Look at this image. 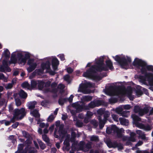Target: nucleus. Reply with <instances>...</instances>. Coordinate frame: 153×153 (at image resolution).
Listing matches in <instances>:
<instances>
[{"instance_id": "obj_1", "label": "nucleus", "mask_w": 153, "mask_h": 153, "mask_svg": "<svg viewBox=\"0 0 153 153\" xmlns=\"http://www.w3.org/2000/svg\"><path fill=\"white\" fill-rule=\"evenodd\" d=\"M104 56H101L95 59V65L84 72L83 74L84 77L95 80H100V77L97 74V71H106L108 69L112 70L114 68L112 63L108 59L105 61L106 65L104 64Z\"/></svg>"}, {"instance_id": "obj_2", "label": "nucleus", "mask_w": 153, "mask_h": 153, "mask_svg": "<svg viewBox=\"0 0 153 153\" xmlns=\"http://www.w3.org/2000/svg\"><path fill=\"white\" fill-rule=\"evenodd\" d=\"M137 70H140L144 76H140L139 78L141 82L146 84L147 81L150 85L149 89L153 91V74L147 72V70L153 72V66L147 65L146 63L142 60L136 58L133 62Z\"/></svg>"}, {"instance_id": "obj_3", "label": "nucleus", "mask_w": 153, "mask_h": 153, "mask_svg": "<svg viewBox=\"0 0 153 153\" xmlns=\"http://www.w3.org/2000/svg\"><path fill=\"white\" fill-rule=\"evenodd\" d=\"M47 61L46 62L42 63L41 65V68L40 69L36 70L29 76L30 79L33 78L36 75H40L42 74L45 69L46 70L47 72L52 75H54L55 74V71L58 70V66L59 64V61L55 57H52V67L54 71H52L50 68L51 64L50 61L51 59L50 57L46 58Z\"/></svg>"}, {"instance_id": "obj_4", "label": "nucleus", "mask_w": 153, "mask_h": 153, "mask_svg": "<svg viewBox=\"0 0 153 153\" xmlns=\"http://www.w3.org/2000/svg\"><path fill=\"white\" fill-rule=\"evenodd\" d=\"M132 88L128 86L127 89L120 88L115 85H111L109 87V89L105 90V93L109 95H126L129 99L130 100H132L134 98V96L132 95Z\"/></svg>"}, {"instance_id": "obj_5", "label": "nucleus", "mask_w": 153, "mask_h": 153, "mask_svg": "<svg viewBox=\"0 0 153 153\" xmlns=\"http://www.w3.org/2000/svg\"><path fill=\"white\" fill-rule=\"evenodd\" d=\"M55 128L54 133V137L56 138H59L61 142L63 140L64 137L66 136V138L64 142V146L63 147V150L68 151L70 149V137L69 134L66 135V132L63 131L60 126V122L58 121L56 122Z\"/></svg>"}, {"instance_id": "obj_6", "label": "nucleus", "mask_w": 153, "mask_h": 153, "mask_svg": "<svg viewBox=\"0 0 153 153\" xmlns=\"http://www.w3.org/2000/svg\"><path fill=\"white\" fill-rule=\"evenodd\" d=\"M38 83L39 89L42 90L44 93L50 92L55 93L58 92L61 93L63 91V89L65 88L64 85L60 84L57 88H56L57 84L55 82L53 83L51 86H50L51 82L50 81L47 82L45 83V87H44L45 83L43 81L38 80Z\"/></svg>"}, {"instance_id": "obj_7", "label": "nucleus", "mask_w": 153, "mask_h": 153, "mask_svg": "<svg viewBox=\"0 0 153 153\" xmlns=\"http://www.w3.org/2000/svg\"><path fill=\"white\" fill-rule=\"evenodd\" d=\"M29 54L27 53L21 51H16L13 52L11 55L10 61L9 62V64H15L17 62L22 65H24L26 62V59L29 58Z\"/></svg>"}, {"instance_id": "obj_8", "label": "nucleus", "mask_w": 153, "mask_h": 153, "mask_svg": "<svg viewBox=\"0 0 153 153\" xmlns=\"http://www.w3.org/2000/svg\"><path fill=\"white\" fill-rule=\"evenodd\" d=\"M10 53L7 49H5L2 53V57L4 58L2 62V65L0 66V71L5 72H9L11 71V69L8 67V62L6 60L8 59L10 56ZM2 79L4 82H7V78L5 77L3 74L0 73V79Z\"/></svg>"}, {"instance_id": "obj_9", "label": "nucleus", "mask_w": 153, "mask_h": 153, "mask_svg": "<svg viewBox=\"0 0 153 153\" xmlns=\"http://www.w3.org/2000/svg\"><path fill=\"white\" fill-rule=\"evenodd\" d=\"M102 101L99 100H96L91 102L88 105H85L80 102H78L73 104L78 111H82L84 110L89 109L98 106L102 104Z\"/></svg>"}, {"instance_id": "obj_10", "label": "nucleus", "mask_w": 153, "mask_h": 153, "mask_svg": "<svg viewBox=\"0 0 153 153\" xmlns=\"http://www.w3.org/2000/svg\"><path fill=\"white\" fill-rule=\"evenodd\" d=\"M131 117L133 120V123L137 127L146 131H149L152 129V127L150 125L148 124L144 125L140 123V122L141 120L140 118L135 114H133Z\"/></svg>"}, {"instance_id": "obj_11", "label": "nucleus", "mask_w": 153, "mask_h": 153, "mask_svg": "<svg viewBox=\"0 0 153 153\" xmlns=\"http://www.w3.org/2000/svg\"><path fill=\"white\" fill-rule=\"evenodd\" d=\"M113 57L116 61L120 64L122 68L126 69L129 68V64L131 61V59L130 57L124 56L121 58L118 55L116 56L115 57Z\"/></svg>"}, {"instance_id": "obj_12", "label": "nucleus", "mask_w": 153, "mask_h": 153, "mask_svg": "<svg viewBox=\"0 0 153 153\" xmlns=\"http://www.w3.org/2000/svg\"><path fill=\"white\" fill-rule=\"evenodd\" d=\"M134 111L136 113H138L140 116H143L145 114H147L149 111V115H151L153 113V108H151L149 106H145L143 108L138 105L135 106L134 109Z\"/></svg>"}, {"instance_id": "obj_13", "label": "nucleus", "mask_w": 153, "mask_h": 153, "mask_svg": "<svg viewBox=\"0 0 153 153\" xmlns=\"http://www.w3.org/2000/svg\"><path fill=\"white\" fill-rule=\"evenodd\" d=\"M94 83H91L89 82H86L84 84L80 85L78 91L82 92L84 94L90 93L91 90L89 88L94 87Z\"/></svg>"}, {"instance_id": "obj_14", "label": "nucleus", "mask_w": 153, "mask_h": 153, "mask_svg": "<svg viewBox=\"0 0 153 153\" xmlns=\"http://www.w3.org/2000/svg\"><path fill=\"white\" fill-rule=\"evenodd\" d=\"M13 111V119L16 120L22 119L25 116L26 113V111L24 108L20 109H16Z\"/></svg>"}, {"instance_id": "obj_15", "label": "nucleus", "mask_w": 153, "mask_h": 153, "mask_svg": "<svg viewBox=\"0 0 153 153\" xmlns=\"http://www.w3.org/2000/svg\"><path fill=\"white\" fill-rule=\"evenodd\" d=\"M103 114L104 118L103 120H102L100 116L98 117L99 127L100 129H102L104 127L107 118L110 116V113L108 111H105Z\"/></svg>"}, {"instance_id": "obj_16", "label": "nucleus", "mask_w": 153, "mask_h": 153, "mask_svg": "<svg viewBox=\"0 0 153 153\" xmlns=\"http://www.w3.org/2000/svg\"><path fill=\"white\" fill-rule=\"evenodd\" d=\"M29 67L27 68V71L30 73L33 71L36 68L37 64L36 62L33 59H30L27 62Z\"/></svg>"}, {"instance_id": "obj_17", "label": "nucleus", "mask_w": 153, "mask_h": 153, "mask_svg": "<svg viewBox=\"0 0 153 153\" xmlns=\"http://www.w3.org/2000/svg\"><path fill=\"white\" fill-rule=\"evenodd\" d=\"M120 129L118 128L116 126L112 125L107 127L106 129V132L108 134H114L116 133L117 134Z\"/></svg>"}, {"instance_id": "obj_18", "label": "nucleus", "mask_w": 153, "mask_h": 153, "mask_svg": "<svg viewBox=\"0 0 153 153\" xmlns=\"http://www.w3.org/2000/svg\"><path fill=\"white\" fill-rule=\"evenodd\" d=\"M79 149L84 152L88 151L91 147V143H89L85 145V148H84V143L83 141H81L79 144Z\"/></svg>"}, {"instance_id": "obj_19", "label": "nucleus", "mask_w": 153, "mask_h": 153, "mask_svg": "<svg viewBox=\"0 0 153 153\" xmlns=\"http://www.w3.org/2000/svg\"><path fill=\"white\" fill-rule=\"evenodd\" d=\"M124 132V130L123 128H121L119 130L118 132H117V136L118 137L121 138L123 141H126L127 140L128 137L126 136H124L123 133Z\"/></svg>"}, {"instance_id": "obj_20", "label": "nucleus", "mask_w": 153, "mask_h": 153, "mask_svg": "<svg viewBox=\"0 0 153 153\" xmlns=\"http://www.w3.org/2000/svg\"><path fill=\"white\" fill-rule=\"evenodd\" d=\"M37 150L34 147H26L25 149L24 153H35Z\"/></svg>"}, {"instance_id": "obj_21", "label": "nucleus", "mask_w": 153, "mask_h": 153, "mask_svg": "<svg viewBox=\"0 0 153 153\" xmlns=\"http://www.w3.org/2000/svg\"><path fill=\"white\" fill-rule=\"evenodd\" d=\"M126 131L127 133L130 134V137L129 139V140L132 142H135L136 139L134 138V136L135 135V133L133 132H131L130 130H128Z\"/></svg>"}, {"instance_id": "obj_22", "label": "nucleus", "mask_w": 153, "mask_h": 153, "mask_svg": "<svg viewBox=\"0 0 153 153\" xmlns=\"http://www.w3.org/2000/svg\"><path fill=\"white\" fill-rule=\"evenodd\" d=\"M30 114L35 117L36 120L39 119L40 117V114L39 113L38 111L36 109L31 111L30 112Z\"/></svg>"}, {"instance_id": "obj_23", "label": "nucleus", "mask_w": 153, "mask_h": 153, "mask_svg": "<svg viewBox=\"0 0 153 153\" xmlns=\"http://www.w3.org/2000/svg\"><path fill=\"white\" fill-rule=\"evenodd\" d=\"M136 133L137 134L139 135V138H140L141 139L144 140H147V138L146 137L145 134L141 131L140 130H137L136 131Z\"/></svg>"}, {"instance_id": "obj_24", "label": "nucleus", "mask_w": 153, "mask_h": 153, "mask_svg": "<svg viewBox=\"0 0 153 153\" xmlns=\"http://www.w3.org/2000/svg\"><path fill=\"white\" fill-rule=\"evenodd\" d=\"M119 120L121 125L126 126L128 125L129 122L128 120L123 118H120Z\"/></svg>"}, {"instance_id": "obj_25", "label": "nucleus", "mask_w": 153, "mask_h": 153, "mask_svg": "<svg viewBox=\"0 0 153 153\" xmlns=\"http://www.w3.org/2000/svg\"><path fill=\"white\" fill-rule=\"evenodd\" d=\"M138 89L136 90L135 91L136 95L138 97H139L142 94L143 92L141 91L142 89H143L144 91L146 90V88H143L142 89V88L140 86H138Z\"/></svg>"}, {"instance_id": "obj_26", "label": "nucleus", "mask_w": 153, "mask_h": 153, "mask_svg": "<svg viewBox=\"0 0 153 153\" xmlns=\"http://www.w3.org/2000/svg\"><path fill=\"white\" fill-rule=\"evenodd\" d=\"M78 146H79V144H77L75 143H74L72 145V150L70 151L69 153H74V151L81 150L79 149H79L76 148Z\"/></svg>"}, {"instance_id": "obj_27", "label": "nucleus", "mask_w": 153, "mask_h": 153, "mask_svg": "<svg viewBox=\"0 0 153 153\" xmlns=\"http://www.w3.org/2000/svg\"><path fill=\"white\" fill-rule=\"evenodd\" d=\"M36 104V101L30 102L28 103L27 106L29 109L32 110L35 107V106Z\"/></svg>"}, {"instance_id": "obj_28", "label": "nucleus", "mask_w": 153, "mask_h": 153, "mask_svg": "<svg viewBox=\"0 0 153 153\" xmlns=\"http://www.w3.org/2000/svg\"><path fill=\"white\" fill-rule=\"evenodd\" d=\"M24 147V145L23 144H19L18 146L17 151L15 153H24L25 150L23 151V149Z\"/></svg>"}, {"instance_id": "obj_29", "label": "nucleus", "mask_w": 153, "mask_h": 153, "mask_svg": "<svg viewBox=\"0 0 153 153\" xmlns=\"http://www.w3.org/2000/svg\"><path fill=\"white\" fill-rule=\"evenodd\" d=\"M37 121V124H39V126L41 128H43L44 127L48 128L49 126V124L48 123H46L45 124L44 123H40V120L39 119H38Z\"/></svg>"}, {"instance_id": "obj_30", "label": "nucleus", "mask_w": 153, "mask_h": 153, "mask_svg": "<svg viewBox=\"0 0 153 153\" xmlns=\"http://www.w3.org/2000/svg\"><path fill=\"white\" fill-rule=\"evenodd\" d=\"M19 96L23 98H25L27 97V94L24 91L21 90L19 92Z\"/></svg>"}, {"instance_id": "obj_31", "label": "nucleus", "mask_w": 153, "mask_h": 153, "mask_svg": "<svg viewBox=\"0 0 153 153\" xmlns=\"http://www.w3.org/2000/svg\"><path fill=\"white\" fill-rule=\"evenodd\" d=\"M77 118L75 116L74 117V121H76V126L78 127H81L83 126V123L81 121L79 120H77Z\"/></svg>"}, {"instance_id": "obj_32", "label": "nucleus", "mask_w": 153, "mask_h": 153, "mask_svg": "<svg viewBox=\"0 0 153 153\" xmlns=\"http://www.w3.org/2000/svg\"><path fill=\"white\" fill-rule=\"evenodd\" d=\"M123 109L122 106H121L116 108L114 111L117 114L120 115L123 112Z\"/></svg>"}, {"instance_id": "obj_33", "label": "nucleus", "mask_w": 153, "mask_h": 153, "mask_svg": "<svg viewBox=\"0 0 153 153\" xmlns=\"http://www.w3.org/2000/svg\"><path fill=\"white\" fill-rule=\"evenodd\" d=\"M68 101L67 98H60L59 100V104L60 105H62L65 102Z\"/></svg>"}, {"instance_id": "obj_34", "label": "nucleus", "mask_w": 153, "mask_h": 153, "mask_svg": "<svg viewBox=\"0 0 153 153\" xmlns=\"http://www.w3.org/2000/svg\"><path fill=\"white\" fill-rule=\"evenodd\" d=\"M38 81L32 80L31 82V85L32 88H34L36 87L38 85Z\"/></svg>"}, {"instance_id": "obj_35", "label": "nucleus", "mask_w": 153, "mask_h": 153, "mask_svg": "<svg viewBox=\"0 0 153 153\" xmlns=\"http://www.w3.org/2000/svg\"><path fill=\"white\" fill-rule=\"evenodd\" d=\"M55 117L53 114H52L47 118V121L48 122H52L54 119Z\"/></svg>"}, {"instance_id": "obj_36", "label": "nucleus", "mask_w": 153, "mask_h": 153, "mask_svg": "<svg viewBox=\"0 0 153 153\" xmlns=\"http://www.w3.org/2000/svg\"><path fill=\"white\" fill-rule=\"evenodd\" d=\"M129 115V112L128 111H123L120 116L125 117H128Z\"/></svg>"}, {"instance_id": "obj_37", "label": "nucleus", "mask_w": 153, "mask_h": 153, "mask_svg": "<svg viewBox=\"0 0 153 153\" xmlns=\"http://www.w3.org/2000/svg\"><path fill=\"white\" fill-rule=\"evenodd\" d=\"M92 99L91 97L88 96H85L82 97V99L84 101H89Z\"/></svg>"}, {"instance_id": "obj_38", "label": "nucleus", "mask_w": 153, "mask_h": 153, "mask_svg": "<svg viewBox=\"0 0 153 153\" xmlns=\"http://www.w3.org/2000/svg\"><path fill=\"white\" fill-rule=\"evenodd\" d=\"M22 86L23 88H27L28 89H30V85L27 82H25L23 83L22 84Z\"/></svg>"}, {"instance_id": "obj_39", "label": "nucleus", "mask_w": 153, "mask_h": 153, "mask_svg": "<svg viewBox=\"0 0 153 153\" xmlns=\"http://www.w3.org/2000/svg\"><path fill=\"white\" fill-rule=\"evenodd\" d=\"M90 140L92 141H97L98 140V137L97 136L93 135L90 137Z\"/></svg>"}, {"instance_id": "obj_40", "label": "nucleus", "mask_w": 153, "mask_h": 153, "mask_svg": "<svg viewBox=\"0 0 153 153\" xmlns=\"http://www.w3.org/2000/svg\"><path fill=\"white\" fill-rule=\"evenodd\" d=\"M111 117L114 121L118 122V115L114 114H112Z\"/></svg>"}, {"instance_id": "obj_41", "label": "nucleus", "mask_w": 153, "mask_h": 153, "mask_svg": "<svg viewBox=\"0 0 153 153\" xmlns=\"http://www.w3.org/2000/svg\"><path fill=\"white\" fill-rule=\"evenodd\" d=\"M38 142L39 144L41 149H44L45 147V145L44 143H43L41 140H38Z\"/></svg>"}, {"instance_id": "obj_42", "label": "nucleus", "mask_w": 153, "mask_h": 153, "mask_svg": "<svg viewBox=\"0 0 153 153\" xmlns=\"http://www.w3.org/2000/svg\"><path fill=\"white\" fill-rule=\"evenodd\" d=\"M15 101L16 104L17 106H20L21 104V102L19 98H15Z\"/></svg>"}, {"instance_id": "obj_43", "label": "nucleus", "mask_w": 153, "mask_h": 153, "mask_svg": "<svg viewBox=\"0 0 153 153\" xmlns=\"http://www.w3.org/2000/svg\"><path fill=\"white\" fill-rule=\"evenodd\" d=\"M13 86V84L12 83H9L6 84L4 85V87L6 89H10L12 88Z\"/></svg>"}, {"instance_id": "obj_44", "label": "nucleus", "mask_w": 153, "mask_h": 153, "mask_svg": "<svg viewBox=\"0 0 153 153\" xmlns=\"http://www.w3.org/2000/svg\"><path fill=\"white\" fill-rule=\"evenodd\" d=\"M64 80L67 82L69 83L70 82V77L68 75H65L64 77Z\"/></svg>"}, {"instance_id": "obj_45", "label": "nucleus", "mask_w": 153, "mask_h": 153, "mask_svg": "<svg viewBox=\"0 0 153 153\" xmlns=\"http://www.w3.org/2000/svg\"><path fill=\"white\" fill-rule=\"evenodd\" d=\"M143 142L141 141H139L135 145V147L132 148L133 150H134L135 148H137V146H140L143 144Z\"/></svg>"}, {"instance_id": "obj_46", "label": "nucleus", "mask_w": 153, "mask_h": 153, "mask_svg": "<svg viewBox=\"0 0 153 153\" xmlns=\"http://www.w3.org/2000/svg\"><path fill=\"white\" fill-rule=\"evenodd\" d=\"M31 143V141L30 139H27L25 141V144L27 146V147H30V145Z\"/></svg>"}, {"instance_id": "obj_47", "label": "nucleus", "mask_w": 153, "mask_h": 153, "mask_svg": "<svg viewBox=\"0 0 153 153\" xmlns=\"http://www.w3.org/2000/svg\"><path fill=\"white\" fill-rule=\"evenodd\" d=\"M123 109L124 108L126 110H129L131 108V106L129 105H122Z\"/></svg>"}, {"instance_id": "obj_48", "label": "nucleus", "mask_w": 153, "mask_h": 153, "mask_svg": "<svg viewBox=\"0 0 153 153\" xmlns=\"http://www.w3.org/2000/svg\"><path fill=\"white\" fill-rule=\"evenodd\" d=\"M42 137L43 140L46 142H48L49 141V139L47 136L45 135H43Z\"/></svg>"}, {"instance_id": "obj_49", "label": "nucleus", "mask_w": 153, "mask_h": 153, "mask_svg": "<svg viewBox=\"0 0 153 153\" xmlns=\"http://www.w3.org/2000/svg\"><path fill=\"white\" fill-rule=\"evenodd\" d=\"M74 103H73V104H72V106L73 107H74V108L76 110V111H75V110H70V112H71V114H72V115H75L76 114V113L77 112H80L81 111H78L73 106V104H74Z\"/></svg>"}, {"instance_id": "obj_50", "label": "nucleus", "mask_w": 153, "mask_h": 153, "mask_svg": "<svg viewBox=\"0 0 153 153\" xmlns=\"http://www.w3.org/2000/svg\"><path fill=\"white\" fill-rule=\"evenodd\" d=\"M105 111L104 109L100 108L97 111V113L100 115H102L104 114Z\"/></svg>"}, {"instance_id": "obj_51", "label": "nucleus", "mask_w": 153, "mask_h": 153, "mask_svg": "<svg viewBox=\"0 0 153 153\" xmlns=\"http://www.w3.org/2000/svg\"><path fill=\"white\" fill-rule=\"evenodd\" d=\"M93 115V113L90 111H87L86 114V117L88 118H90L91 116Z\"/></svg>"}, {"instance_id": "obj_52", "label": "nucleus", "mask_w": 153, "mask_h": 153, "mask_svg": "<svg viewBox=\"0 0 153 153\" xmlns=\"http://www.w3.org/2000/svg\"><path fill=\"white\" fill-rule=\"evenodd\" d=\"M22 134L24 137L27 138L29 136V134L25 131H22Z\"/></svg>"}, {"instance_id": "obj_53", "label": "nucleus", "mask_w": 153, "mask_h": 153, "mask_svg": "<svg viewBox=\"0 0 153 153\" xmlns=\"http://www.w3.org/2000/svg\"><path fill=\"white\" fill-rule=\"evenodd\" d=\"M58 56L59 57L62 61H63L65 60L64 55L63 54H59Z\"/></svg>"}, {"instance_id": "obj_54", "label": "nucleus", "mask_w": 153, "mask_h": 153, "mask_svg": "<svg viewBox=\"0 0 153 153\" xmlns=\"http://www.w3.org/2000/svg\"><path fill=\"white\" fill-rule=\"evenodd\" d=\"M11 122H12L13 123L14 122V121H13V119L11 120L10 121H7L6 120H5V124L6 126H8L10 124Z\"/></svg>"}, {"instance_id": "obj_55", "label": "nucleus", "mask_w": 153, "mask_h": 153, "mask_svg": "<svg viewBox=\"0 0 153 153\" xmlns=\"http://www.w3.org/2000/svg\"><path fill=\"white\" fill-rule=\"evenodd\" d=\"M74 97L73 95H71L68 98H67L68 101H69L70 102H72Z\"/></svg>"}, {"instance_id": "obj_56", "label": "nucleus", "mask_w": 153, "mask_h": 153, "mask_svg": "<svg viewBox=\"0 0 153 153\" xmlns=\"http://www.w3.org/2000/svg\"><path fill=\"white\" fill-rule=\"evenodd\" d=\"M73 71V69L70 67L68 68L67 69V72L69 73H71Z\"/></svg>"}, {"instance_id": "obj_57", "label": "nucleus", "mask_w": 153, "mask_h": 153, "mask_svg": "<svg viewBox=\"0 0 153 153\" xmlns=\"http://www.w3.org/2000/svg\"><path fill=\"white\" fill-rule=\"evenodd\" d=\"M108 146L109 148H111L113 147V144L110 141L108 142L107 143Z\"/></svg>"}, {"instance_id": "obj_58", "label": "nucleus", "mask_w": 153, "mask_h": 153, "mask_svg": "<svg viewBox=\"0 0 153 153\" xmlns=\"http://www.w3.org/2000/svg\"><path fill=\"white\" fill-rule=\"evenodd\" d=\"M5 100L4 99H3L0 101V105H2L4 104H5Z\"/></svg>"}, {"instance_id": "obj_59", "label": "nucleus", "mask_w": 153, "mask_h": 153, "mask_svg": "<svg viewBox=\"0 0 153 153\" xmlns=\"http://www.w3.org/2000/svg\"><path fill=\"white\" fill-rule=\"evenodd\" d=\"M19 123H18L16 122V123H15L12 125V126L13 128H16L18 126V125H19Z\"/></svg>"}, {"instance_id": "obj_60", "label": "nucleus", "mask_w": 153, "mask_h": 153, "mask_svg": "<svg viewBox=\"0 0 153 153\" xmlns=\"http://www.w3.org/2000/svg\"><path fill=\"white\" fill-rule=\"evenodd\" d=\"M54 127V125H53L51 126L49 128V130L51 132H52L53 130Z\"/></svg>"}, {"instance_id": "obj_61", "label": "nucleus", "mask_w": 153, "mask_h": 153, "mask_svg": "<svg viewBox=\"0 0 153 153\" xmlns=\"http://www.w3.org/2000/svg\"><path fill=\"white\" fill-rule=\"evenodd\" d=\"M67 118V116L66 114H62V118L63 120H65Z\"/></svg>"}, {"instance_id": "obj_62", "label": "nucleus", "mask_w": 153, "mask_h": 153, "mask_svg": "<svg viewBox=\"0 0 153 153\" xmlns=\"http://www.w3.org/2000/svg\"><path fill=\"white\" fill-rule=\"evenodd\" d=\"M9 111H11L13 110V107L12 105H9Z\"/></svg>"}, {"instance_id": "obj_63", "label": "nucleus", "mask_w": 153, "mask_h": 153, "mask_svg": "<svg viewBox=\"0 0 153 153\" xmlns=\"http://www.w3.org/2000/svg\"><path fill=\"white\" fill-rule=\"evenodd\" d=\"M58 111V108H56L55 109V111H54V113H53V114H54L53 115H54V116H55V117H56V115H57Z\"/></svg>"}, {"instance_id": "obj_64", "label": "nucleus", "mask_w": 153, "mask_h": 153, "mask_svg": "<svg viewBox=\"0 0 153 153\" xmlns=\"http://www.w3.org/2000/svg\"><path fill=\"white\" fill-rule=\"evenodd\" d=\"M137 153H149V152L147 151H145L144 152H142V151H140L139 150H137L136 151Z\"/></svg>"}]
</instances>
